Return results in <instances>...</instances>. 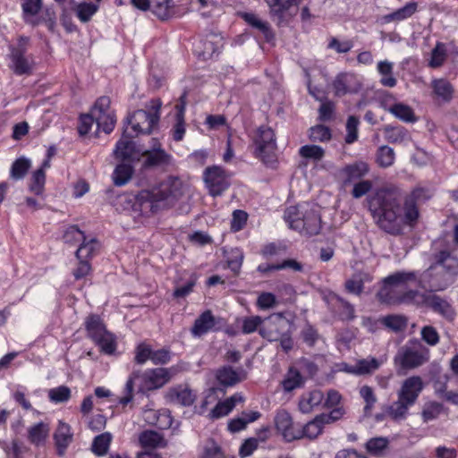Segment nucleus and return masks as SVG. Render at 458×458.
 Instances as JSON below:
<instances>
[{
    "instance_id": "nucleus-56",
    "label": "nucleus",
    "mask_w": 458,
    "mask_h": 458,
    "mask_svg": "<svg viewBox=\"0 0 458 458\" xmlns=\"http://www.w3.org/2000/svg\"><path fill=\"white\" fill-rule=\"evenodd\" d=\"M98 6L92 3H81L76 5L75 12L77 17L82 22H88L97 13Z\"/></svg>"
},
{
    "instance_id": "nucleus-29",
    "label": "nucleus",
    "mask_w": 458,
    "mask_h": 458,
    "mask_svg": "<svg viewBox=\"0 0 458 458\" xmlns=\"http://www.w3.org/2000/svg\"><path fill=\"white\" fill-rule=\"evenodd\" d=\"M411 404L397 397V400L392 404L385 407L387 417L395 422H401L406 420Z\"/></svg>"
},
{
    "instance_id": "nucleus-44",
    "label": "nucleus",
    "mask_w": 458,
    "mask_h": 458,
    "mask_svg": "<svg viewBox=\"0 0 458 458\" xmlns=\"http://www.w3.org/2000/svg\"><path fill=\"white\" fill-rule=\"evenodd\" d=\"M111 441L112 435L108 432L97 436L92 443V452L98 456L105 455L109 449Z\"/></svg>"
},
{
    "instance_id": "nucleus-42",
    "label": "nucleus",
    "mask_w": 458,
    "mask_h": 458,
    "mask_svg": "<svg viewBox=\"0 0 458 458\" xmlns=\"http://www.w3.org/2000/svg\"><path fill=\"white\" fill-rule=\"evenodd\" d=\"M303 383L304 379L301 373L297 369L291 368L282 381V386L284 391L291 392L301 387Z\"/></svg>"
},
{
    "instance_id": "nucleus-41",
    "label": "nucleus",
    "mask_w": 458,
    "mask_h": 458,
    "mask_svg": "<svg viewBox=\"0 0 458 458\" xmlns=\"http://www.w3.org/2000/svg\"><path fill=\"white\" fill-rule=\"evenodd\" d=\"M418 279L415 272L399 271L395 272L384 279L386 284L393 286L404 285L411 282H416Z\"/></svg>"
},
{
    "instance_id": "nucleus-53",
    "label": "nucleus",
    "mask_w": 458,
    "mask_h": 458,
    "mask_svg": "<svg viewBox=\"0 0 458 458\" xmlns=\"http://www.w3.org/2000/svg\"><path fill=\"white\" fill-rule=\"evenodd\" d=\"M46 175L43 169L36 170L30 179V191L36 195H42L44 192Z\"/></svg>"
},
{
    "instance_id": "nucleus-33",
    "label": "nucleus",
    "mask_w": 458,
    "mask_h": 458,
    "mask_svg": "<svg viewBox=\"0 0 458 458\" xmlns=\"http://www.w3.org/2000/svg\"><path fill=\"white\" fill-rule=\"evenodd\" d=\"M418 8V4L416 2H410L406 4L403 7L399 8L398 10L384 15L382 20L385 23H390L393 21H401L406 20L412 16Z\"/></svg>"
},
{
    "instance_id": "nucleus-22",
    "label": "nucleus",
    "mask_w": 458,
    "mask_h": 458,
    "mask_svg": "<svg viewBox=\"0 0 458 458\" xmlns=\"http://www.w3.org/2000/svg\"><path fill=\"white\" fill-rule=\"evenodd\" d=\"M165 398L170 403L190 406L194 403L196 395L188 386L180 385L170 388Z\"/></svg>"
},
{
    "instance_id": "nucleus-4",
    "label": "nucleus",
    "mask_w": 458,
    "mask_h": 458,
    "mask_svg": "<svg viewBox=\"0 0 458 458\" xmlns=\"http://www.w3.org/2000/svg\"><path fill=\"white\" fill-rule=\"evenodd\" d=\"M160 99L154 98L146 103L144 108L134 111L125 120V127H129L135 136L150 134L158 125L160 119Z\"/></svg>"
},
{
    "instance_id": "nucleus-46",
    "label": "nucleus",
    "mask_w": 458,
    "mask_h": 458,
    "mask_svg": "<svg viewBox=\"0 0 458 458\" xmlns=\"http://www.w3.org/2000/svg\"><path fill=\"white\" fill-rule=\"evenodd\" d=\"M172 7V0H151L150 8L153 13L161 20L168 19L171 16Z\"/></svg>"
},
{
    "instance_id": "nucleus-62",
    "label": "nucleus",
    "mask_w": 458,
    "mask_h": 458,
    "mask_svg": "<svg viewBox=\"0 0 458 458\" xmlns=\"http://www.w3.org/2000/svg\"><path fill=\"white\" fill-rule=\"evenodd\" d=\"M140 377L139 373H133L127 380L124 386V395L118 398V403L123 406H126L133 399L134 381Z\"/></svg>"
},
{
    "instance_id": "nucleus-16",
    "label": "nucleus",
    "mask_w": 458,
    "mask_h": 458,
    "mask_svg": "<svg viewBox=\"0 0 458 458\" xmlns=\"http://www.w3.org/2000/svg\"><path fill=\"white\" fill-rule=\"evenodd\" d=\"M286 321L281 314H273L264 318L263 325L259 328V335L269 341H278L284 333Z\"/></svg>"
},
{
    "instance_id": "nucleus-27",
    "label": "nucleus",
    "mask_w": 458,
    "mask_h": 458,
    "mask_svg": "<svg viewBox=\"0 0 458 458\" xmlns=\"http://www.w3.org/2000/svg\"><path fill=\"white\" fill-rule=\"evenodd\" d=\"M383 108L392 114L394 117L405 123H414L417 117L411 106L403 103L388 105L386 100L382 102Z\"/></svg>"
},
{
    "instance_id": "nucleus-3",
    "label": "nucleus",
    "mask_w": 458,
    "mask_h": 458,
    "mask_svg": "<svg viewBox=\"0 0 458 458\" xmlns=\"http://www.w3.org/2000/svg\"><path fill=\"white\" fill-rule=\"evenodd\" d=\"M182 194L181 179L169 176L151 190L141 191L140 197L149 203L152 211H157L173 207Z\"/></svg>"
},
{
    "instance_id": "nucleus-36",
    "label": "nucleus",
    "mask_w": 458,
    "mask_h": 458,
    "mask_svg": "<svg viewBox=\"0 0 458 458\" xmlns=\"http://www.w3.org/2000/svg\"><path fill=\"white\" fill-rule=\"evenodd\" d=\"M21 4L25 20L33 25L38 24L35 16L42 8V0H21Z\"/></svg>"
},
{
    "instance_id": "nucleus-39",
    "label": "nucleus",
    "mask_w": 458,
    "mask_h": 458,
    "mask_svg": "<svg viewBox=\"0 0 458 458\" xmlns=\"http://www.w3.org/2000/svg\"><path fill=\"white\" fill-rule=\"evenodd\" d=\"M330 301L341 310L340 316L344 320H352L355 318V310L352 304L337 294H331Z\"/></svg>"
},
{
    "instance_id": "nucleus-7",
    "label": "nucleus",
    "mask_w": 458,
    "mask_h": 458,
    "mask_svg": "<svg viewBox=\"0 0 458 458\" xmlns=\"http://www.w3.org/2000/svg\"><path fill=\"white\" fill-rule=\"evenodd\" d=\"M85 325L89 336L100 347L103 352L106 354L114 352L116 348L115 338L113 334L106 331L98 316H89Z\"/></svg>"
},
{
    "instance_id": "nucleus-61",
    "label": "nucleus",
    "mask_w": 458,
    "mask_h": 458,
    "mask_svg": "<svg viewBox=\"0 0 458 458\" xmlns=\"http://www.w3.org/2000/svg\"><path fill=\"white\" fill-rule=\"evenodd\" d=\"M421 340L429 346H436L439 344L440 335L432 326H424L420 330Z\"/></svg>"
},
{
    "instance_id": "nucleus-21",
    "label": "nucleus",
    "mask_w": 458,
    "mask_h": 458,
    "mask_svg": "<svg viewBox=\"0 0 458 458\" xmlns=\"http://www.w3.org/2000/svg\"><path fill=\"white\" fill-rule=\"evenodd\" d=\"M369 172V165L362 160L353 162L343 167L339 174L344 184L360 180Z\"/></svg>"
},
{
    "instance_id": "nucleus-43",
    "label": "nucleus",
    "mask_w": 458,
    "mask_h": 458,
    "mask_svg": "<svg viewBox=\"0 0 458 458\" xmlns=\"http://www.w3.org/2000/svg\"><path fill=\"white\" fill-rule=\"evenodd\" d=\"M325 425L326 424L321 419L320 414L316 416L312 420L308 422L302 429H301V437H306L310 439L316 438L322 433Z\"/></svg>"
},
{
    "instance_id": "nucleus-20",
    "label": "nucleus",
    "mask_w": 458,
    "mask_h": 458,
    "mask_svg": "<svg viewBox=\"0 0 458 458\" xmlns=\"http://www.w3.org/2000/svg\"><path fill=\"white\" fill-rule=\"evenodd\" d=\"M53 437L55 440L57 454L59 456H64L66 449L73 439V434L70 425L62 420H59Z\"/></svg>"
},
{
    "instance_id": "nucleus-14",
    "label": "nucleus",
    "mask_w": 458,
    "mask_h": 458,
    "mask_svg": "<svg viewBox=\"0 0 458 458\" xmlns=\"http://www.w3.org/2000/svg\"><path fill=\"white\" fill-rule=\"evenodd\" d=\"M332 87L335 97H343L358 93L361 89V82L352 72H341L334 79Z\"/></svg>"
},
{
    "instance_id": "nucleus-34",
    "label": "nucleus",
    "mask_w": 458,
    "mask_h": 458,
    "mask_svg": "<svg viewBox=\"0 0 458 458\" xmlns=\"http://www.w3.org/2000/svg\"><path fill=\"white\" fill-rule=\"evenodd\" d=\"M381 324L394 333L403 332L408 326V318L404 315L393 314L383 317Z\"/></svg>"
},
{
    "instance_id": "nucleus-18",
    "label": "nucleus",
    "mask_w": 458,
    "mask_h": 458,
    "mask_svg": "<svg viewBox=\"0 0 458 458\" xmlns=\"http://www.w3.org/2000/svg\"><path fill=\"white\" fill-rule=\"evenodd\" d=\"M423 386V381L420 377H410L403 381L400 390L397 392V397L412 406L416 403Z\"/></svg>"
},
{
    "instance_id": "nucleus-17",
    "label": "nucleus",
    "mask_w": 458,
    "mask_h": 458,
    "mask_svg": "<svg viewBox=\"0 0 458 458\" xmlns=\"http://www.w3.org/2000/svg\"><path fill=\"white\" fill-rule=\"evenodd\" d=\"M275 425L277 431L286 441L290 442L301 438V429L295 428L290 413L285 410H280L276 412Z\"/></svg>"
},
{
    "instance_id": "nucleus-63",
    "label": "nucleus",
    "mask_w": 458,
    "mask_h": 458,
    "mask_svg": "<svg viewBox=\"0 0 458 458\" xmlns=\"http://www.w3.org/2000/svg\"><path fill=\"white\" fill-rule=\"evenodd\" d=\"M330 130L324 125H316L310 130V139L313 141H326L330 140Z\"/></svg>"
},
{
    "instance_id": "nucleus-25",
    "label": "nucleus",
    "mask_w": 458,
    "mask_h": 458,
    "mask_svg": "<svg viewBox=\"0 0 458 458\" xmlns=\"http://www.w3.org/2000/svg\"><path fill=\"white\" fill-rule=\"evenodd\" d=\"M383 362V360L375 357H368L357 360V362L349 367L346 371L356 376L369 375L377 370Z\"/></svg>"
},
{
    "instance_id": "nucleus-64",
    "label": "nucleus",
    "mask_w": 458,
    "mask_h": 458,
    "mask_svg": "<svg viewBox=\"0 0 458 458\" xmlns=\"http://www.w3.org/2000/svg\"><path fill=\"white\" fill-rule=\"evenodd\" d=\"M358 124L359 120L355 116H350L346 123V137L345 142L352 144L358 139Z\"/></svg>"
},
{
    "instance_id": "nucleus-24",
    "label": "nucleus",
    "mask_w": 458,
    "mask_h": 458,
    "mask_svg": "<svg viewBox=\"0 0 458 458\" xmlns=\"http://www.w3.org/2000/svg\"><path fill=\"white\" fill-rule=\"evenodd\" d=\"M269 6L270 14L280 24L292 7L297 6L301 0H265Z\"/></svg>"
},
{
    "instance_id": "nucleus-51",
    "label": "nucleus",
    "mask_w": 458,
    "mask_h": 458,
    "mask_svg": "<svg viewBox=\"0 0 458 458\" xmlns=\"http://www.w3.org/2000/svg\"><path fill=\"white\" fill-rule=\"evenodd\" d=\"M359 394L365 402L364 413L365 415L369 416L370 415L374 405L377 402V398L374 393L373 388L369 386H361L360 388Z\"/></svg>"
},
{
    "instance_id": "nucleus-49",
    "label": "nucleus",
    "mask_w": 458,
    "mask_h": 458,
    "mask_svg": "<svg viewBox=\"0 0 458 458\" xmlns=\"http://www.w3.org/2000/svg\"><path fill=\"white\" fill-rule=\"evenodd\" d=\"M395 154L392 148L384 145L377 151V163L380 167L386 168L394 163Z\"/></svg>"
},
{
    "instance_id": "nucleus-10",
    "label": "nucleus",
    "mask_w": 458,
    "mask_h": 458,
    "mask_svg": "<svg viewBox=\"0 0 458 458\" xmlns=\"http://www.w3.org/2000/svg\"><path fill=\"white\" fill-rule=\"evenodd\" d=\"M110 103L108 97H101L92 108L98 129H101L106 133H110L114 130L116 122L114 112L110 110Z\"/></svg>"
},
{
    "instance_id": "nucleus-5",
    "label": "nucleus",
    "mask_w": 458,
    "mask_h": 458,
    "mask_svg": "<svg viewBox=\"0 0 458 458\" xmlns=\"http://www.w3.org/2000/svg\"><path fill=\"white\" fill-rule=\"evenodd\" d=\"M429 358V350L419 339L411 338L398 349L394 363L396 367L408 370L422 366Z\"/></svg>"
},
{
    "instance_id": "nucleus-35",
    "label": "nucleus",
    "mask_w": 458,
    "mask_h": 458,
    "mask_svg": "<svg viewBox=\"0 0 458 458\" xmlns=\"http://www.w3.org/2000/svg\"><path fill=\"white\" fill-rule=\"evenodd\" d=\"M139 441L146 448L164 447L166 445L163 436L154 430L143 431L140 435Z\"/></svg>"
},
{
    "instance_id": "nucleus-45",
    "label": "nucleus",
    "mask_w": 458,
    "mask_h": 458,
    "mask_svg": "<svg viewBox=\"0 0 458 458\" xmlns=\"http://www.w3.org/2000/svg\"><path fill=\"white\" fill-rule=\"evenodd\" d=\"M81 243L76 250V258L78 259H87L91 258L97 249L98 248V242L96 239L87 240L86 236L82 239Z\"/></svg>"
},
{
    "instance_id": "nucleus-9",
    "label": "nucleus",
    "mask_w": 458,
    "mask_h": 458,
    "mask_svg": "<svg viewBox=\"0 0 458 458\" xmlns=\"http://www.w3.org/2000/svg\"><path fill=\"white\" fill-rule=\"evenodd\" d=\"M256 155L263 162L269 163L274 160L276 150V138L273 130L269 127L260 126L255 137Z\"/></svg>"
},
{
    "instance_id": "nucleus-19",
    "label": "nucleus",
    "mask_w": 458,
    "mask_h": 458,
    "mask_svg": "<svg viewBox=\"0 0 458 458\" xmlns=\"http://www.w3.org/2000/svg\"><path fill=\"white\" fill-rule=\"evenodd\" d=\"M25 43H20L18 47H13L11 53L12 67L18 75L30 74L33 67V61L25 55Z\"/></svg>"
},
{
    "instance_id": "nucleus-48",
    "label": "nucleus",
    "mask_w": 458,
    "mask_h": 458,
    "mask_svg": "<svg viewBox=\"0 0 458 458\" xmlns=\"http://www.w3.org/2000/svg\"><path fill=\"white\" fill-rule=\"evenodd\" d=\"M30 166H31V164H30V159H28L26 157H20V158L16 159L11 166V170H10L11 178L13 180L22 179L26 175V174L29 171V169L30 168Z\"/></svg>"
},
{
    "instance_id": "nucleus-60",
    "label": "nucleus",
    "mask_w": 458,
    "mask_h": 458,
    "mask_svg": "<svg viewBox=\"0 0 458 458\" xmlns=\"http://www.w3.org/2000/svg\"><path fill=\"white\" fill-rule=\"evenodd\" d=\"M48 397L51 402L59 403L67 402L71 397V390L65 386L52 388L48 391Z\"/></svg>"
},
{
    "instance_id": "nucleus-58",
    "label": "nucleus",
    "mask_w": 458,
    "mask_h": 458,
    "mask_svg": "<svg viewBox=\"0 0 458 458\" xmlns=\"http://www.w3.org/2000/svg\"><path fill=\"white\" fill-rule=\"evenodd\" d=\"M264 319L259 316L245 317L242 321V332L249 335L257 330L259 331L260 327L263 325Z\"/></svg>"
},
{
    "instance_id": "nucleus-28",
    "label": "nucleus",
    "mask_w": 458,
    "mask_h": 458,
    "mask_svg": "<svg viewBox=\"0 0 458 458\" xmlns=\"http://www.w3.org/2000/svg\"><path fill=\"white\" fill-rule=\"evenodd\" d=\"M215 325L216 319L212 312L206 310L196 318L191 332L194 336H201L212 330Z\"/></svg>"
},
{
    "instance_id": "nucleus-23",
    "label": "nucleus",
    "mask_w": 458,
    "mask_h": 458,
    "mask_svg": "<svg viewBox=\"0 0 458 458\" xmlns=\"http://www.w3.org/2000/svg\"><path fill=\"white\" fill-rule=\"evenodd\" d=\"M28 441L36 446L44 445L49 437L50 426L46 421H39L27 429Z\"/></svg>"
},
{
    "instance_id": "nucleus-40",
    "label": "nucleus",
    "mask_w": 458,
    "mask_h": 458,
    "mask_svg": "<svg viewBox=\"0 0 458 458\" xmlns=\"http://www.w3.org/2000/svg\"><path fill=\"white\" fill-rule=\"evenodd\" d=\"M260 417L259 411L243 412L241 417L232 420L228 424V428L232 432H238L243 429L248 423L253 422Z\"/></svg>"
},
{
    "instance_id": "nucleus-12",
    "label": "nucleus",
    "mask_w": 458,
    "mask_h": 458,
    "mask_svg": "<svg viewBox=\"0 0 458 458\" xmlns=\"http://www.w3.org/2000/svg\"><path fill=\"white\" fill-rule=\"evenodd\" d=\"M133 135L129 127H124L121 139L117 141L114 149V156L121 160H140V150L137 149L132 138Z\"/></svg>"
},
{
    "instance_id": "nucleus-55",
    "label": "nucleus",
    "mask_w": 458,
    "mask_h": 458,
    "mask_svg": "<svg viewBox=\"0 0 458 458\" xmlns=\"http://www.w3.org/2000/svg\"><path fill=\"white\" fill-rule=\"evenodd\" d=\"M243 259V252L240 249H233L227 257V267L235 276L241 271Z\"/></svg>"
},
{
    "instance_id": "nucleus-1",
    "label": "nucleus",
    "mask_w": 458,
    "mask_h": 458,
    "mask_svg": "<svg viewBox=\"0 0 458 458\" xmlns=\"http://www.w3.org/2000/svg\"><path fill=\"white\" fill-rule=\"evenodd\" d=\"M429 189L416 187L403 198L397 186L378 189L369 199V207L377 225L385 232L398 235L404 225H412L419 218L418 201H425L431 197Z\"/></svg>"
},
{
    "instance_id": "nucleus-47",
    "label": "nucleus",
    "mask_w": 458,
    "mask_h": 458,
    "mask_svg": "<svg viewBox=\"0 0 458 458\" xmlns=\"http://www.w3.org/2000/svg\"><path fill=\"white\" fill-rule=\"evenodd\" d=\"M443 411V405L440 403L430 401L424 403L421 410V417L425 423L436 420Z\"/></svg>"
},
{
    "instance_id": "nucleus-13",
    "label": "nucleus",
    "mask_w": 458,
    "mask_h": 458,
    "mask_svg": "<svg viewBox=\"0 0 458 458\" xmlns=\"http://www.w3.org/2000/svg\"><path fill=\"white\" fill-rule=\"evenodd\" d=\"M175 373L173 368H157L146 370L141 376L142 389L154 390L162 387Z\"/></svg>"
},
{
    "instance_id": "nucleus-31",
    "label": "nucleus",
    "mask_w": 458,
    "mask_h": 458,
    "mask_svg": "<svg viewBox=\"0 0 458 458\" xmlns=\"http://www.w3.org/2000/svg\"><path fill=\"white\" fill-rule=\"evenodd\" d=\"M241 17L250 26L257 29L262 33L267 41H271L274 38V33L267 21H262L258 15L252 13H242Z\"/></svg>"
},
{
    "instance_id": "nucleus-37",
    "label": "nucleus",
    "mask_w": 458,
    "mask_h": 458,
    "mask_svg": "<svg viewBox=\"0 0 458 458\" xmlns=\"http://www.w3.org/2000/svg\"><path fill=\"white\" fill-rule=\"evenodd\" d=\"M393 68L394 64L389 61L385 60L378 62L377 71L382 75L380 83L383 86L393 88L396 85L397 81L393 76Z\"/></svg>"
},
{
    "instance_id": "nucleus-59",
    "label": "nucleus",
    "mask_w": 458,
    "mask_h": 458,
    "mask_svg": "<svg viewBox=\"0 0 458 458\" xmlns=\"http://www.w3.org/2000/svg\"><path fill=\"white\" fill-rule=\"evenodd\" d=\"M300 155L304 158L319 161L325 155V150L318 145H305L299 150Z\"/></svg>"
},
{
    "instance_id": "nucleus-15",
    "label": "nucleus",
    "mask_w": 458,
    "mask_h": 458,
    "mask_svg": "<svg viewBox=\"0 0 458 458\" xmlns=\"http://www.w3.org/2000/svg\"><path fill=\"white\" fill-rule=\"evenodd\" d=\"M140 161L144 170L162 168L171 164L172 156L164 148H149L141 151Z\"/></svg>"
},
{
    "instance_id": "nucleus-38",
    "label": "nucleus",
    "mask_w": 458,
    "mask_h": 458,
    "mask_svg": "<svg viewBox=\"0 0 458 458\" xmlns=\"http://www.w3.org/2000/svg\"><path fill=\"white\" fill-rule=\"evenodd\" d=\"M133 167L131 164L118 165L113 173V181L114 185L123 186L126 184L133 174Z\"/></svg>"
},
{
    "instance_id": "nucleus-6",
    "label": "nucleus",
    "mask_w": 458,
    "mask_h": 458,
    "mask_svg": "<svg viewBox=\"0 0 458 458\" xmlns=\"http://www.w3.org/2000/svg\"><path fill=\"white\" fill-rule=\"evenodd\" d=\"M399 301L412 302L418 306L425 305L448 321H453L456 315L454 309L448 301L432 293L426 294L418 291H409L400 298Z\"/></svg>"
},
{
    "instance_id": "nucleus-57",
    "label": "nucleus",
    "mask_w": 458,
    "mask_h": 458,
    "mask_svg": "<svg viewBox=\"0 0 458 458\" xmlns=\"http://www.w3.org/2000/svg\"><path fill=\"white\" fill-rule=\"evenodd\" d=\"M302 204L292 206L286 208L284 211V220L289 225L290 228L295 230L294 225H297L298 221H302Z\"/></svg>"
},
{
    "instance_id": "nucleus-50",
    "label": "nucleus",
    "mask_w": 458,
    "mask_h": 458,
    "mask_svg": "<svg viewBox=\"0 0 458 458\" xmlns=\"http://www.w3.org/2000/svg\"><path fill=\"white\" fill-rule=\"evenodd\" d=\"M434 92L445 101H449L453 97V87L449 81L444 79H437L432 81Z\"/></svg>"
},
{
    "instance_id": "nucleus-52",
    "label": "nucleus",
    "mask_w": 458,
    "mask_h": 458,
    "mask_svg": "<svg viewBox=\"0 0 458 458\" xmlns=\"http://www.w3.org/2000/svg\"><path fill=\"white\" fill-rule=\"evenodd\" d=\"M446 58V48L444 43L437 42L431 52L428 65L431 68H438L443 65Z\"/></svg>"
},
{
    "instance_id": "nucleus-11",
    "label": "nucleus",
    "mask_w": 458,
    "mask_h": 458,
    "mask_svg": "<svg viewBox=\"0 0 458 458\" xmlns=\"http://www.w3.org/2000/svg\"><path fill=\"white\" fill-rule=\"evenodd\" d=\"M302 221H298L295 225V230L307 235H316L321 229V219L318 209L309 204L302 203Z\"/></svg>"
},
{
    "instance_id": "nucleus-26",
    "label": "nucleus",
    "mask_w": 458,
    "mask_h": 458,
    "mask_svg": "<svg viewBox=\"0 0 458 458\" xmlns=\"http://www.w3.org/2000/svg\"><path fill=\"white\" fill-rule=\"evenodd\" d=\"M373 280V276L365 271H359L347 279L344 283V288L347 293L360 296L364 289V284Z\"/></svg>"
},
{
    "instance_id": "nucleus-54",
    "label": "nucleus",
    "mask_w": 458,
    "mask_h": 458,
    "mask_svg": "<svg viewBox=\"0 0 458 458\" xmlns=\"http://www.w3.org/2000/svg\"><path fill=\"white\" fill-rule=\"evenodd\" d=\"M218 381L225 386H233L241 381L239 374L231 367H224L217 372Z\"/></svg>"
},
{
    "instance_id": "nucleus-30",
    "label": "nucleus",
    "mask_w": 458,
    "mask_h": 458,
    "mask_svg": "<svg viewBox=\"0 0 458 458\" xmlns=\"http://www.w3.org/2000/svg\"><path fill=\"white\" fill-rule=\"evenodd\" d=\"M324 394L319 390H313L302 394L299 402V408L302 413H310L322 403Z\"/></svg>"
},
{
    "instance_id": "nucleus-32",
    "label": "nucleus",
    "mask_w": 458,
    "mask_h": 458,
    "mask_svg": "<svg viewBox=\"0 0 458 458\" xmlns=\"http://www.w3.org/2000/svg\"><path fill=\"white\" fill-rule=\"evenodd\" d=\"M384 136L388 142L393 144H405L411 140L409 131L402 126H386Z\"/></svg>"
},
{
    "instance_id": "nucleus-8",
    "label": "nucleus",
    "mask_w": 458,
    "mask_h": 458,
    "mask_svg": "<svg viewBox=\"0 0 458 458\" xmlns=\"http://www.w3.org/2000/svg\"><path fill=\"white\" fill-rule=\"evenodd\" d=\"M203 180L210 195H221L230 186L229 174L220 166H208L203 173Z\"/></svg>"
},
{
    "instance_id": "nucleus-2",
    "label": "nucleus",
    "mask_w": 458,
    "mask_h": 458,
    "mask_svg": "<svg viewBox=\"0 0 458 458\" xmlns=\"http://www.w3.org/2000/svg\"><path fill=\"white\" fill-rule=\"evenodd\" d=\"M434 263L422 275L421 281L428 284L432 291H443L458 276V223L453 229V241L435 242Z\"/></svg>"
}]
</instances>
